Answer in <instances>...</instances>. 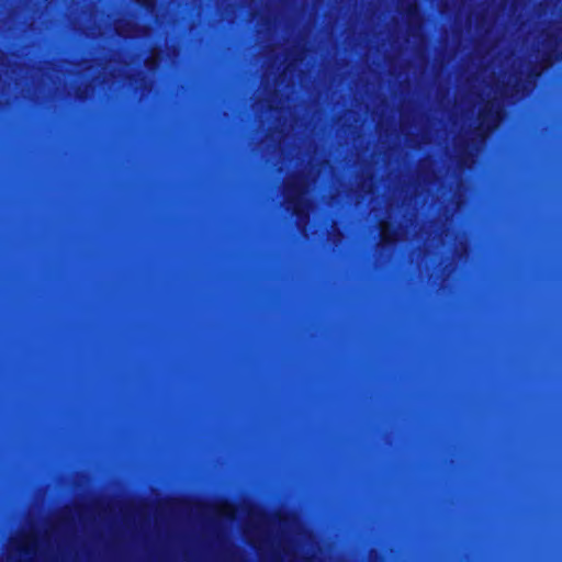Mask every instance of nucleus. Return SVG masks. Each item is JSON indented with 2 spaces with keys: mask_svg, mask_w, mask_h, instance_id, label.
<instances>
[{
  "mask_svg": "<svg viewBox=\"0 0 562 562\" xmlns=\"http://www.w3.org/2000/svg\"><path fill=\"white\" fill-rule=\"evenodd\" d=\"M503 117V109L495 106L493 102H487L479 114L480 123L475 130V136L479 142H484L488 134L497 128Z\"/></svg>",
  "mask_w": 562,
  "mask_h": 562,
  "instance_id": "nucleus-1",
  "label": "nucleus"
},
{
  "mask_svg": "<svg viewBox=\"0 0 562 562\" xmlns=\"http://www.w3.org/2000/svg\"><path fill=\"white\" fill-rule=\"evenodd\" d=\"M472 149H473V146L470 143V140H463L459 145L458 165L461 168L468 167L469 161L473 160L474 155H473Z\"/></svg>",
  "mask_w": 562,
  "mask_h": 562,
  "instance_id": "nucleus-2",
  "label": "nucleus"
},
{
  "mask_svg": "<svg viewBox=\"0 0 562 562\" xmlns=\"http://www.w3.org/2000/svg\"><path fill=\"white\" fill-rule=\"evenodd\" d=\"M25 540L18 544L16 550L21 554L30 555L35 552L37 538L35 536H27Z\"/></svg>",
  "mask_w": 562,
  "mask_h": 562,
  "instance_id": "nucleus-3",
  "label": "nucleus"
},
{
  "mask_svg": "<svg viewBox=\"0 0 562 562\" xmlns=\"http://www.w3.org/2000/svg\"><path fill=\"white\" fill-rule=\"evenodd\" d=\"M555 47H557V44L554 45V47H552L551 42L549 40L548 41V49L546 50V53L543 55L542 61L551 65L553 61H558L562 58V54L560 52H558Z\"/></svg>",
  "mask_w": 562,
  "mask_h": 562,
  "instance_id": "nucleus-4",
  "label": "nucleus"
},
{
  "mask_svg": "<svg viewBox=\"0 0 562 562\" xmlns=\"http://www.w3.org/2000/svg\"><path fill=\"white\" fill-rule=\"evenodd\" d=\"M544 67H539L538 65H532L528 70V77L531 79H539L542 75V70Z\"/></svg>",
  "mask_w": 562,
  "mask_h": 562,
  "instance_id": "nucleus-5",
  "label": "nucleus"
},
{
  "mask_svg": "<svg viewBox=\"0 0 562 562\" xmlns=\"http://www.w3.org/2000/svg\"><path fill=\"white\" fill-rule=\"evenodd\" d=\"M405 14L408 20L416 16L418 14L417 5L414 2L408 3L405 8Z\"/></svg>",
  "mask_w": 562,
  "mask_h": 562,
  "instance_id": "nucleus-6",
  "label": "nucleus"
},
{
  "mask_svg": "<svg viewBox=\"0 0 562 562\" xmlns=\"http://www.w3.org/2000/svg\"><path fill=\"white\" fill-rule=\"evenodd\" d=\"M288 201L293 204V212L296 215H300V206H301V199L299 195L289 196Z\"/></svg>",
  "mask_w": 562,
  "mask_h": 562,
  "instance_id": "nucleus-7",
  "label": "nucleus"
},
{
  "mask_svg": "<svg viewBox=\"0 0 562 562\" xmlns=\"http://www.w3.org/2000/svg\"><path fill=\"white\" fill-rule=\"evenodd\" d=\"M289 188H290L292 191H294L295 193H297V194H299V193H302L301 188H300V187H297L296 184H291Z\"/></svg>",
  "mask_w": 562,
  "mask_h": 562,
  "instance_id": "nucleus-8",
  "label": "nucleus"
},
{
  "mask_svg": "<svg viewBox=\"0 0 562 562\" xmlns=\"http://www.w3.org/2000/svg\"><path fill=\"white\" fill-rule=\"evenodd\" d=\"M382 241H384V243H387V244H389V243H391V241H392V239H390V238H389V237H386L385 235H382Z\"/></svg>",
  "mask_w": 562,
  "mask_h": 562,
  "instance_id": "nucleus-9",
  "label": "nucleus"
},
{
  "mask_svg": "<svg viewBox=\"0 0 562 562\" xmlns=\"http://www.w3.org/2000/svg\"><path fill=\"white\" fill-rule=\"evenodd\" d=\"M513 90H514L515 92H518V91H519V90H518V82H516V83L513 86Z\"/></svg>",
  "mask_w": 562,
  "mask_h": 562,
  "instance_id": "nucleus-10",
  "label": "nucleus"
},
{
  "mask_svg": "<svg viewBox=\"0 0 562 562\" xmlns=\"http://www.w3.org/2000/svg\"><path fill=\"white\" fill-rule=\"evenodd\" d=\"M150 4H151V3H150V2H148V1H144V2H143V5H144L145 8H149V5H150Z\"/></svg>",
  "mask_w": 562,
  "mask_h": 562,
  "instance_id": "nucleus-11",
  "label": "nucleus"
},
{
  "mask_svg": "<svg viewBox=\"0 0 562 562\" xmlns=\"http://www.w3.org/2000/svg\"><path fill=\"white\" fill-rule=\"evenodd\" d=\"M277 517L280 521L282 520V516L280 514H278Z\"/></svg>",
  "mask_w": 562,
  "mask_h": 562,
  "instance_id": "nucleus-12",
  "label": "nucleus"
}]
</instances>
